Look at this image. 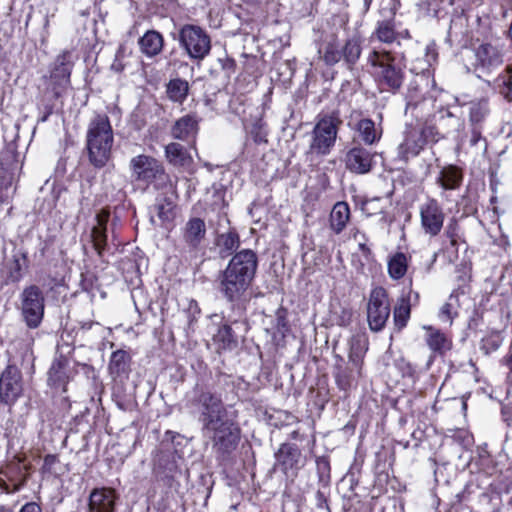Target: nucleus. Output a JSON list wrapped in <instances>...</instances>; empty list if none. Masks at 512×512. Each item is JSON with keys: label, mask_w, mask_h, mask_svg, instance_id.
Returning <instances> with one entry per match:
<instances>
[{"label": "nucleus", "mask_w": 512, "mask_h": 512, "mask_svg": "<svg viewBox=\"0 0 512 512\" xmlns=\"http://www.w3.org/2000/svg\"><path fill=\"white\" fill-rule=\"evenodd\" d=\"M490 112L486 99L474 101L469 104V120L472 125L480 126Z\"/></svg>", "instance_id": "473e14b6"}, {"label": "nucleus", "mask_w": 512, "mask_h": 512, "mask_svg": "<svg viewBox=\"0 0 512 512\" xmlns=\"http://www.w3.org/2000/svg\"><path fill=\"white\" fill-rule=\"evenodd\" d=\"M165 156L173 166L185 167L189 166L192 162V158L184 146L175 142L165 147Z\"/></svg>", "instance_id": "a878e982"}, {"label": "nucleus", "mask_w": 512, "mask_h": 512, "mask_svg": "<svg viewBox=\"0 0 512 512\" xmlns=\"http://www.w3.org/2000/svg\"><path fill=\"white\" fill-rule=\"evenodd\" d=\"M418 132L421 135L423 144L426 145L427 143H434L437 142L440 138V134L437 131V129L432 125H424L421 128H418Z\"/></svg>", "instance_id": "79ce46f5"}, {"label": "nucleus", "mask_w": 512, "mask_h": 512, "mask_svg": "<svg viewBox=\"0 0 512 512\" xmlns=\"http://www.w3.org/2000/svg\"><path fill=\"white\" fill-rule=\"evenodd\" d=\"M109 219V212L102 211L96 216V225L91 230V241L93 247L99 256L107 248V223Z\"/></svg>", "instance_id": "4be33fe9"}, {"label": "nucleus", "mask_w": 512, "mask_h": 512, "mask_svg": "<svg viewBox=\"0 0 512 512\" xmlns=\"http://www.w3.org/2000/svg\"><path fill=\"white\" fill-rule=\"evenodd\" d=\"M22 278L21 264L19 259H14L7 276V282L16 283Z\"/></svg>", "instance_id": "49530a36"}, {"label": "nucleus", "mask_w": 512, "mask_h": 512, "mask_svg": "<svg viewBox=\"0 0 512 512\" xmlns=\"http://www.w3.org/2000/svg\"><path fill=\"white\" fill-rule=\"evenodd\" d=\"M189 93L188 81L181 78L171 79L166 85V94L169 100L182 104Z\"/></svg>", "instance_id": "cd10ccee"}, {"label": "nucleus", "mask_w": 512, "mask_h": 512, "mask_svg": "<svg viewBox=\"0 0 512 512\" xmlns=\"http://www.w3.org/2000/svg\"><path fill=\"white\" fill-rule=\"evenodd\" d=\"M350 218L349 205L344 201L337 202L330 213V228L336 233H341Z\"/></svg>", "instance_id": "393cba45"}, {"label": "nucleus", "mask_w": 512, "mask_h": 512, "mask_svg": "<svg viewBox=\"0 0 512 512\" xmlns=\"http://www.w3.org/2000/svg\"><path fill=\"white\" fill-rule=\"evenodd\" d=\"M495 88L509 102H512V65L507 66L494 80Z\"/></svg>", "instance_id": "2f4dec72"}, {"label": "nucleus", "mask_w": 512, "mask_h": 512, "mask_svg": "<svg viewBox=\"0 0 512 512\" xmlns=\"http://www.w3.org/2000/svg\"><path fill=\"white\" fill-rule=\"evenodd\" d=\"M339 123L340 121L332 116L318 120L311 133L309 152L321 156L328 155L335 145Z\"/></svg>", "instance_id": "1a4fd4ad"}, {"label": "nucleus", "mask_w": 512, "mask_h": 512, "mask_svg": "<svg viewBox=\"0 0 512 512\" xmlns=\"http://www.w3.org/2000/svg\"><path fill=\"white\" fill-rule=\"evenodd\" d=\"M362 43L363 40L358 35L348 38L342 46L336 41H331L325 46L323 60L330 66L343 60L347 68L353 70L361 56Z\"/></svg>", "instance_id": "0eeeda50"}, {"label": "nucleus", "mask_w": 512, "mask_h": 512, "mask_svg": "<svg viewBox=\"0 0 512 512\" xmlns=\"http://www.w3.org/2000/svg\"><path fill=\"white\" fill-rule=\"evenodd\" d=\"M57 461L58 459L55 455H46L44 458V468L50 470Z\"/></svg>", "instance_id": "864d4df0"}, {"label": "nucleus", "mask_w": 512, "mask_h": 512, "mask_svg": "<svg viewBox=\"0 0 512 512\" xmlns=\"http://www.w3.org/2000/svg\"><path fill=\"white\" fill-rule=\"evenodd\" d=\"M356 130L366 145H373L377 143L382 136L381 125L379 124L376 126L375 122L369 118L359 120L356 125Z\"/></svg>", "instance_id": "b1692460"}, {"label": "nucleus", "mask_w": 512, "mask_h": 512, "mask_svg": "<svg viewBox=\"0 0 512 512\" xmlns=\"http://www.w3.org/2000/svg\"><path fill=\"white\" fill-rule=\"evenodd\" d=\"M426 343L434 352H442L449 347L446 336L432 327L427 328Z\"/></svg>", "instance_id": "e433bc0d"}, {"label": "nucleus", "mask_w": 512, "mask_h": 512, "mask_svg": "<svg viewBox=\"0 0 512 512\" xmlns=\"http://www.w3.org/2000/svg\"><path fill=\"white\" fill-rule=\"evenodd\" d=\"M185 317L187 319V325L185 331L187 335L190 332H194L198 323V319L201 315V309L196 300L191 299L188 302L187 308L184 310Z\"/></svg>", "instance_id": "58836bf2"}, {"label": "nucleus", "mask_w": 512, "mask_h": 512, "mask_svg": "<svg viewBox=\"0 0 512 512\" xmlns=\"http://www.w3.org/2000/svg\"><path fill=\"white\" fill-rule=\"evenodd\" d=\"M199 121L195 114L180 117L171 127L172 137L182 141L195 139L199 130Z\"/></svg>", "instance_id": "6ab92c4d"}, {"label": "nucleus", "mask_w": 512, "mask_h": 512, "mask_svg": "<svg viewBox=\"0 0 512 512\" xmlns=\"http://www.w3.org/2000/svg\"><path fill=\"white\" fill-rule=\"evenodd\" d=\"M52 113L51 110L47 111V113L45 115H43V117L41 118V121L44 122L47 120L48 116Z\"/></svg>", "instance_id": "e2e57ef3"}, {"label": "nucleus", "mask_w": 512, "mask_h": 512, "mask_svg": "<svg viewBox=\"0 0 512 512\" xmlns=\"http://www.w3.org/2000/svg\"><path fill=\"white\" fill-rule=\"evenodd\" d=\"M130 356L124 350H116L111 354L108 369L112 376L125 374L129 369Z\"/></svg>", "instance_id": "7c9ffc66"}, {"label": "nucleus", "mask_w": 512, "mask_h": 512, "mask_svg": "<svg viewBox=\"0 0 512 512\" xmlns=\"http://www.w3.org/2000/svg\"><path fill=\"white\" fill-rule=\"evenodd\" d=\"M93 324H94L93 322L85 323L82 327L85 329H90Z\"/></svg>", "instance_id": "69168bd1"}, {"label": "nucleus", "mask_w": 512, "mask_h": 512, "mask_svg": "<svg viewBox=\"0 0 512 512\" xmlns=\"http://www.w3.org/2000/svg\"><path fill=\"white\" fill-rule=\"evenodd\" d=\"M425 145L423 144L418 127L408 126L404 132V139L398 146V157L407 161L417 156Z\"/></svg>", "instance_id": "f3484780"}, {"label": "nucleus", "mask_w": 512, "mask_h": 512, "mask_svg": "<svg viewBox=\"0 0 512 512\" xmlns=\"http://www.w3.org/2000/svg\"><path fill=\"white\" fill-rule=\"evenodd\" d=\"M410 294L402 296L398 299L397 304L394 307L393 318L396 328L400 331L403 329L410 318L411 305H410Z\"/></svg>", "instance_id": "c756f323"}, {"label": "nucleus", "mask_w": 512, "mask_h": 512, "mask_svg": "<svg viewBox=\"0 0 512 512\" xmlns=\"http://www.w3.org/2000/svg\"><path fill=\"white\" fill-rule=\"evenodd\" d=\"M501 344V337L498 334H491L482 338L479 348L484 353V355H489L497 351Z\"/></svg>", "instance_id": "a19ab883"}, {"label": "nucleus", "mask_w": 512, "mask_h": 512, "mask_svg": "<svg viewBox=\"0 0 512 512\" xmlns=\"http://www.w3.org/2000/svg\"><path fill=\"white\" fill-rule=\"evenodd\" d=\"M163 45V36L156 30H148L139 39L140 49L148 57L158 55L162 51Z\"/></svg>", "instance_id": "5701e85b"}, {"label": "nucleus", "mask_w": 512, "mask_h": 512, "mask_svg": "<svg viewBox=\"0 0 512 512\" xmlns=\"http://www.w3.org/2000/svg\"><path fill=\"white\" fill-rule=\"evenodd\" d=\"M249 135L257 144L267 143L268 131L266 123L261 118L256 119L249 128Z\"/></svg>", "instance_id": "ea45409f"}, {"label": "nucleus", "mask_w": 512, "mask_h": 512, "mask_svg": "<svg viewBox=\"0 0 512 512\" xmlns=\"http://www.w3.org/2000/svg\"><path fill=\"white\" fill-rule=\"evenodd\" d=\"M481 139H482V135H481L480 127L473 125L472 131H471L470 144L472 146H476Z\"/></svg>", "instance_id": "8fccbe9b"}, {"label": "nucleus", "mask_w": 512, "mask_h": 512, "mask_svg": "<svg viewBox=\"0 0 512 512\" xmlns=\"http://www.w3.org/2000/svg\"><path fill=\"white\" fill-rule=\"evenodd\" d=\"M456 227H457L456 223H451L448 225L447 231H446L447 236H448V238H450L452 245L456 244V239H455Z\"/></svg>", "instance_id": "603ef678"}, {"label": "nucleus", "mask_w": 512, "mask_h": 512, "mask_svg": "<svg viewBox=\"0 0 512 512\" xmlns=\"http://www.w3.org/2000/svg\"><path fill=\"white\" fill-rule=\"evenodd\" d=\"M367 348L365 347V343L360 338H353L350 343V352L351 355L364 356Z\"/></svg>", "instance_id": "de8ad7c7"}, {"label": "nucleus", "mask_w": 512, "mask_h": 512, "mask_svg": "<svg viewBox=\"0 0 512 512\" xmlns=\"http://www.w3.org/2000/svg\"><path fill=\"white\" fill-rule=\"evenodd\" d=\"M19 512H42V509L37 503L28 502L22 506Z\"/></svg>", "instance_id": "3c124183"}, {"label": "nucleus", "mask_w": 512, "mask_h": 512, "mask_svg": "<svg viewBox=\"0 0 512 512\" xmlns=\"http://www.w3.org/2000/svg\"><path fill=\"white\" fill-rule=\"evenodd\" d=\"M318 465H323L324 467H329V463L326 460L318 461Z\"/></svg>", "instance_id": "0e129e2a"}, {"label": "nucleus", "mask_w": 512, "mask_h": 512, "mask_svg": "<svg viewBox=\"0 0 512 512\" xmlns=\"http://www.w3.org/2000/svg\"><path fill=\"white\" fill-rule=\"evenodd\" d=\"M368 62L376 71L375 75L380 86L385 90L396 92L404 81V65L401 60L388 51L373 50Z\"/></svg>", "instance_id": "20e7f679"}, {"label": "nucleus", "mask_w": 512, "mask_h": 512, "mask_svg": "<svg viewBox=\"0 0 512 512\" xmlns=\"http://www.w3.org/2000/svg\"><path fill=\"white\" fill-rule=\"evenodd\" d=\"M48 24H49V20H48V18H46L44 26L47 27Z\"/></svg>", "instance_id": "338daca9"}, {"label": "nucleus", "mask_w": 512, "mask_h": 512, "mask_svg": "<svg viewBox=\"0 0 512 512\" xmlns=\"http://www.w3.org/2000/svg\"><path fill=\"white\" fill-rule=\"evenodd\" d=\"M74 66L73 54L65 50L54 60L50 68L49 86L55 98L62 96L70 86V76Z\"/></svg>", "instance_id": "9b49d317"}, {"label": "nucleus", "mask_w": 512, "mask_h": 512, "mask_svg": "<svg viewBox=\"0 0 512 512\" xmlns=\"http://www.w3.org/2000/svg\"><path fill=\"white\" fill-rule=\"evenodd\" d=\"M337 381H338L339 385H340L343 389H345L347 386H349V385H350L349 380H346V379L342 378L341 376H339V377H338Z\"/></svg>", "instance_id": "4d7b16f0"}, {"label": "nucleus", "mask_w": 512, "mask_h": 512, "mask_svg": "<svg viewBox=\"0 0 512 512\" xmlns=\"http://www.w3.org/2000/svg\"><path fill=\"white\" fill-rule=\"evenodd\" d=\"M214 341L219 344L221 349L232 350L237 346V337L230 325L225 324L218 329L214 336Z\"/></svg>", "instance_id": "72a5a7b5"}, {"label": "nucleus", "mask_w": 512, "mask_h": 512, "mask_svg": "<svg viewBox=\"0 0 512 512\" xmlns=\"http://www.w3.org/2000/svg\"><path fill=\"white\" fill-rule=\"evenodd\" d=\"M462 172L455 166L444 167L437 178V183L444 190L457 189L462 183Z\"/></svg>", "instance_id": "bb28decb"}, {"label": "nucleus", "mask_w": 512, "mask_h": 512, "mask_svg": "<svg viewBox=\"0 0 512 512\" xmlns=\"http://www.w3.org/2000/svg\"><path fill=\"white\" fill-rule=\"evenodd\" d=\"M154 209L156 215L163 224L171 223L175 218V204L167 197L159 199L155 204Z\"/></svg>", "instance_id": "f704fd0d"}, {"label": "nucleus", "mask_w": 512, "mask_h": 512, "mask_svg": "<svg viewBox=\"0 0 512 512\" xmlns=\"http://www.w3.org/2000/svg\"><path fill=\"white\" fill-rule=\"evenodd\" d=\"M277 329L281 333H284L288 329L286 319L281 315L277 317Z\"/></svg>", "instance_id": "5fc2aeb1"}, {"label": "nucleus", "mask_w": 512, "mask_h": 512, "mask_svg": "<svg viewBox=\"0 0 512 512\" xmlns=\"http://www.w3.org/2000/svg\"><path fill=\"white\" fill-rule=\"evenodd\" d=\"M504 364L507 366L509 370L507 374V380L512 382V353L504 360Z\"/></svg>", "instance_id": "6e6d98bb"}, {"label": "nucleus", "mask_w": 512, "mask_h": 512, "mask_svg": "<svg viewBox=\"0 0 512 512\" xmlns=\"http://www.w3.org/2000/svg\"><path fill=\"white\" fill-rule=\"evenodd\" d=\"M22 392L21 374L14 364H8L0 376V396L6 402H12Z\"/></svg>", "instance_id": "dca6fc26"}, {"label": "nucleus", "mask_w": 512, "mask_h": 512, "mask_svg": "<svg viewBox=\"0 0 512 512\" xmlns=\"http://www.w3.org/2000/svg\"><path fill=\"white\" fill-rule=\"evenodd\" d=\"M360 248H361L363 251H364V250H366V247H365V245H363V244H360Z\"/></svg>", "instance_id": "774afa93"}, {"label": "nucleus", "mask_w": 512, "mask_h": 512, "mask_svg": "<svg viewBox=\"0 0 512 512\" xmlns=\"http://www.w3.org/2000/svg\"><path fill=\"white\" fill-rule=\"evenodd\" d=\"M114 142L113 129L105 114H96L88 124L86 149L89 162L95 168H103L111 157Z\"/></svg>", "instance_id": "7ed1b4c3"}, {"label": "nucleus", "mask_w": 512, "mask_h": 512, "mask_svg": "<svg viewBox=\"0 0 512 512\" xmlns=\"http://www.w3.org/2000/svg\"><path fill=\"white\" fill-rule=\"evenodd\" d=\"M376 153H371L362 146L351 148L345 156V166L352 173L363 175L372 170Z\"/></svg>", "instance_id": "2eb2a0df"}, {"label": "nucleus", "mask_w": 512, "mask_h": 512, "mask_svg": "<svg viewBox=\"0 0 512 512\" xmlns=\"http://www.w3.org/2000/svg\"><path fill=\"white\" fill-rule=\"evenodd\" d=\"M473 55L474 61L471 66L478 77L491 74L504 63L502 49L490 43H484L476 47L473 50Z\"/></svg>", "instance_id": "f8f14e48"}, {"label": "nucleus", "mask_w": 512, "mask_h": 512, "mask_svg": "<svg viewBox=\"0 0 512 512\" xmlns=\"http://www.w3.org/2000/svg\"><path fill=\"white\" fill-rule=\"evenodd\" d=\"M275 468H279L286 476H295L303 466L301 450L290 443H282L275 452Z\"/></svg>", "instance_id": "ddd939ff"}, {"label": "nucleus", "mask_w": 512, "mask_h": 512, "mask_svg": "<svg viewBox=\"0 0 512 512\" xmlns=\"http://www.w3.org/2000/svg\"><path fill=\"white\" fill-rule=\"evenodd\" d=\"M115 492L110 488H95L89 496L88 512H114Z\"/></svg>", "instance_id": "a211bd4d"}, {"label": "nucleus", "mask_w": 512, "mask_h": 512, "mask_svg": "<svg viewBox=\"0 0 512 512\" xmlns=\"http://www.w3.org/2000/svg\"><path fill=\"white\" fill-rule=\"evenodd\" d=\"M460 295H463V292L458 290L453 291L448 300L442 305L439 311V319L442 322L452 324L453 319L458 316V308L460 306Z\"/></svg>", "instance_id": "c85d7f7f"}, {"label": "nucleus", "mask_w": 512, "mask_h": 512, "mask_svg": "<svg viewBox=\"0 0 512 512\" xmlns=\"http://www.w3.org/2000/svg\"><path fill=\"white\" fill-rule=\"evenodd\" d=\"M129 169L132 178L137 182L154 184L157 189L174 188L162 163L152 156L140 154L131 158Z\"/></svg>", "instance_id": "39448f33"}, {"label": "nucleus", "mask_w": 512, "mask_h": 512, "mask_svg": "<svg viewBox=\"0 0 512 512\" xmlns=\"http://www.w3.org/2000/svg\"><path fill=\"white\" fill-rule=\"evenodd\" d=\"M206 235L205 221L199 217H191L182 229V237L185 244L196 249L204 240Z\"/></svg>", "instance_id": "aec40b11"}, {"label": "nucleus", "mask_w": 512, "mask_h": 512, "mask_svg": "<svg viewBox=\"0 0 512 512\" xmlns=\"http://www.w3.org/2000/svg\"><path fill=\"white\" fill-rule=\"evenodd\" d=\"M422 100V93L418 90L417 86H414L413 83H411L406 94V109L416 107V105Z\"/></svg>", "instance_id": "37998d69"}, {"label": "nucleus", "mask_w": 512, "mask_h": 512, "mask_svg": "<svg viewBox=\"0 0 512 512\" xmlns=\"http://www.w3.org/2000/svg\"><path fill=\"white\" fill-rule=\"evenodd\" d=\"M421 226L425 233L430 236H436L440 233L445 215L443 209L434 198H428L425 203L420 206Z\"/></svg>", "instance_id": "4468645a"}, {"label": "nucleus", "mask_w": 512, "mask_h": 512, "mask_svg": "<svg viewBox=\"0 0 512 512\" xmlns=\"http://www.w3.org/2000/svg\"><path fill=\"white\" fill-rule=\"evenodd\" d=\"M290 438L294 439V440L298 439L299 438V432L297 430L292 431L291 434H290Z\"/></svg>", "instance_id": "bf43d9fd"}, {"label": "nucleus", "mask_w": 512, "mask_h": 512, "mask_svg": "<svg viewBox=\"0 0 512 512\" xmlns=\"http://www.w3.org/2000/svg\"><path fill=\"white\" fill-rule=\"evenodd\" d=\"M371 3H372V0H364L365 11L369 10Z\"/></svg>", "instance_id": "052dcab7"}, {"label": "nucleus", "mask_w": 512, "mask_h": 512, "mask_svg": "<svg viewBox=\"0 0 512 512\" xmlns=\"http://www.w3.org/2000/svg\"><path fill=\"white\" fill-rule=\"evenodd\" d=\"M69 360L64 356H59L53 361L48 372V383L54 387H65L70 379Z\"/></svg>", "instance_id": "412c9836"}, {"label": "nucleus", "mask_w": 512, "mask_h": 512, "mask_svg": "<svg viewBox=\"0 0 512 512\" xmlns=\"http://www.w3.org/2000/svg\"><path fill=\"white\" fill-rule=\"evenodd\" d=\"M374 35L383 43H392L396 39V32L392 20H383L377 23Z\"/></svg>", "instance_id": "4c0bfd02"}, {"label": "nucleus", "mask_w": 512, "mask_h": 512, "mask_svg": "<svg viewBox=\"0 0 512 512\" xmlns=\"http://www.w3.org/2000/svg\"><path fill=\"white\" fill-rule=\"evenodd\" d=\"M123 66L119 63H113L112 64V69L116 70L117 72H121L123 70Z\"/></svg>", "instance_id": "13d9d810"}, {"label": "nucleus", "mask_w": 512, "mask_h": 512, "mask_svg": "<svg viewBox=\"0 0 512 512\" xmlns=\"http://www.w3.org/2000/svg\"><path fill=\"white\" fill-rule=\"evenodd\" d=\"M257 255L250 249L236 253L229 261L226 269L218 276L217 289L232 305V322H237L244 315L245 295L250 287L257 269Z\"/></svg>", "instance_id": "f03ea898"}, {"label": "nucleus", "mask_w": 512, "mask_h": 512, "mask_svg": "<svg viewBox=\"0 0 512 512\" xmlns=\"http://www.w3.org/2000/svg\"><path fill=\"white\" fill-rule=\"evenodd\" d=\"M175 468H176L175 465L173 463H171L170 466L168 467V474H167V476L170 475Z\"/></svg>", "instance_id": "680f3d73"}, {"label": "nucleus", "mask_w": 512, "mask_h": 512, "mask_svg": "<svg viewBox=\"0 0 512 512\" xmlns=\"http://www.w3.org/2000/svg\"><path fill=\"white\" fill-rule=\"evenodd\" d=\"M407 271V258L404 253L398 252L388 261V273L392 279L402 278Z\"/></svg>", "instance_id": "c9c22d12"}, {"label": "nucleus", "mask_w": 512, "mask_h": 512, "mask_svg": "<svg viewBox=\"0 0 512 512\" xmlns=\"http://www.w3.org/2000/svg\"><path fill=\"white\" fill-rule=\"evenodd\" d=\"M220 241L222 247L229 252L235 250L239 245V238L234 233H226L221 235Z\"/></svg>", "instance_id": "c03bdc74"}, {"label": "nucleus", "mask_w": 512, "mask_h": 512, "mask_svg": "<svg viewBox=\"0 0 512 512\" xmlns=\"http://www.w3.org/2000/svg\"><path fill=\"white\" fill-rule=\"evenodd\" d=\"M187 406L198 414L201 433L217 455L226 457L237 448L241 429L235 412L228 410L220 394L196 385L187 396Z\"/></svg>", "instance_id": "f257e3e1"}, {"label": "nucleus", "mask_w": 512, "mask_h": 512, "mask_svg": "<svg viewBox=\"0 0 512 512\" xmlns=\"http://www.w3.org/2000/svg\"><path fill=\"white\" fill-rule=\"evenodd\" d=\"M13 191L11 177H8L4 182H0V202H7Z\"/></svg>", "instance_id": "a18cd8bd"}, {"label": "nucleus", "mask_w": 512, "mask_h": 512, "mask_svg": "<svg viewBox=\"0 0 512 512\" xmlns=\"http://www.w3.org/2000/svg\"><path fill=\"white\" fill-rule=\"evenodd\" d=\"M388 293L383 287L372 289L367 304V321L374 332L381 331L390 316Z\"/></svg>", "instance_id": "9d476101"}, {"label": "nucleus", "mask_w": 512, "mask_h": 512, "mask_svg": "<svg viewBox=\"0 0 512 512\" xmlns=\"http://www.w3.org/2000/svg\"><path fill=\"white\" fill-rule=\"evenodd\" d=\"M363 357L364 356L349 354V369L351 370L352 373L355 372L358 376L361 375Z\"/></svg>", "instance_id": "09e8293b"}, {"label": "nucleus", "mask_w": 512, "mask_h": 512, "mask_svg": "<svg viewBox=\"0 0 512 512\" xmlns=\"http://www.w3.org/2000/svg\"><path fill=\"white\" fill-rule=\"evenodd\" d=\"M19 306L21 317L30 329L38 328L44 317L45 297L42 289L31 284L22 290L19 295Z\"/></svg>", "instance_id": "423d86ee"}, {"label": "nucleus", "mask_w": 512, "mask_h": 512, "mask_svg": "<svg viewBox=\"0 0 512 512\" xmlns=\"http://www.w3.org/2000/svg\"><path fill=\"white\" fill-rule=\"evenodd\" d=\"M178 40L180 46L193 60L201 61L210 53V37L200 26L185 24L179 30Z\"/></svg>", "instance_id": "6e6552de"}]
</instances>
